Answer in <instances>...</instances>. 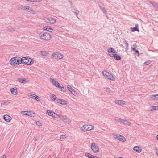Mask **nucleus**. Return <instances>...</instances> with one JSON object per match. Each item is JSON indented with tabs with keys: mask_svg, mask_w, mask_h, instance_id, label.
<instances>
[{
	"mask_svg": "<svg viewBox=\"0 0 158 158\" xmlns=\"http://www.w3.org/2000/svg\"><path fill=\"white\" fill-rule=\"evenodd\" d=\"M107 52L110 57H114L116 60H119L121 59V57L118 54H114L115 53V51L112 48H108L107 50Z\"/></svg>",
	"mask_w": 158,
	"mask_h": 158,
	"instance_id": "obj_1",
	"label": "nucleus"
},
{
	"mask_svg": "<svg viewBox=\"0 0 158 158\" xmlns=\"http://www.w3.org/2000/svg\"><path fill=\"white\" fill-rule=\"evenodd\" d=\"M20 63L27 65H31L34 63L33 60L31 58L23 57L22 58L20 57Z\"/></svg>",
	"mask_w": 158,
	"mask_h": 158,
	"instance_id": "obj_2",
	"label": "nucleus"
},
{
	"mask_svg": "<svg viewBox=\"0 0 158 158\" xmlns=\"http://www.w3.org/2000/svg\"><path fill=\"white\" fill-rule=\"evenodd\" d=\"M20 57H14L12 58L10 61V64L12 65H18L20 64Z\"/></svg>",
	"mask_w": 158,
	"mask_h": 158,
	"instance_id": "obj_3",
	"label": "nucleus"
},
{
	"mask_svg": "<svg viewBox=\"0 0 158 158\" xmlns=\"http://www.w3.org/2000/svg\"><path fill=\"white\" fill-rule=\"evenodd\" d=\"M39 37L42 39L46 40H50L51 38V35L48 32H41L39 34Z\"/></svg>",
	"mask_w": 158,
	"mask_h": 158,
	"instance_id": "obj_4",
	"label": "nucleus"
},
{
	"mask_svg": "<svg viewBox=\"0 0 158 158\" xmlns=\"http://www.w3.org/2000/svg\"><path fill=\"white\" fill-rule=\"evenodd\" d=\"M82 130L84 131H90L94 129V127L90 125H85L81 128Z\"/></svg>",
	"mask_w": 158,
	"mask_h": 158,
	"instance_id": "obj_5",
	"label": "nucleus"
},
{
	"mask_svg": "<svg viewBox=\"0 0 158 158\" xmlns=\"http://www.w3.org/2000/svg\"><path fill=\"white\" fill-rule=\"evenodd\" d=\"M91 148L93 151L94 153H97L99 151L98 147L94 143H92Z\"/></svg>",
	"mask_w": 158,
	"mask_h": 158,
	"instance_id": "obj_6",
	"label": "nucleus"
},
{
	"mask_svg": "<svg viewBox=\"0 0 158 158\" xmlns=\"http://www.w3.org/2000/svg\"><path fill=\"white\" fill-rule=\"evenodd\" d=\"M52 56H53L52 57L55 59H62L63 57V55L58 53H54L52 54Z\"/></svg>",
	"mask_w": 158,
	"mask_h": 158,
	"instance_id": "obj_7",
	"label": "nucleus"
},
{
	"mask_svg": "<svg viewBox=\"0 0 158 158\" xmlns=\"http://www.w3.org/2000/svg\"><path fill=\"white\" fill-rule=\"evenodd\" d=\"M21 9H23L27 10L31 13H33L34 10L32 9L31 8L30 6H22L21 8Z\"/></svg>",
	"mask_w": 158,
	"mask_h": 158,
	"instance_id": "obj_8",
	"label": "nucleus"
},
{
	"mask_svg": "<svg viewBox=\"0 0 158 158\" xmlns=\"http://www.w3.org/2000/svg\"><path fill=\"white\" fill-rule=\"evenodd\" d=\"M68 90L71 92L75 96H77V94L74 89L72 88L70 86L68 85L67 86Z\"/></svg>",
	"mask_w": 158,
	"mask_h": 158,
	"instance_id": "obj_9",
	"label": "nucleus"
},
{
	"mask_svg": "<svg viewBox=\"0 0 158 158\" xmlns=\"http://www.w3.org/2000/svg\"><path fill=\"white\" fill-rule=\"evenodd\" d=\"M50 79L51 80V82L54 85H55L58 88H60V84L57 81H55L54 79L51 78H50Z\"/></svg>",
	"mask_w": 158,
	"mask_h": 158,
	"instance_id": "obj_10",
	"label": "nucleus"
},
{
	"mask_svg": "<svg viewBox=\"0 0 158 158\" xmlns=\"http://www.w3.org/2000/svg\"><path fill=\"white\" fill-rule=\"evenodd\" d=\"M56 101L58 103H60L62 105L67 104L68 103V102L66 101L65 100L60 99H57Z\"/></svg>",
	"mask_w": 158,
	"mask_h": 158,
	"instance_id": "obj_11",
	"label": "nucleus"
},
{
	"mask_svg": "<svg viewBox=\"0 0 158 158\" xmlns=\"http://www.w3.org/2000/svg\"><path fill=\"white\" fill-rule=\"evenodd\" d=\"M3 119L7 122H9L12 119L11 117L8 115H4L3 116Z\"/></svg>",
	"mask_w": 158,
	"mask_h": 158,
	"instance_id": "obj_12",
	"label": "nucleus"
},
{
	"mask_svg": "<svg viewBox=\"0 0 158 158\" xmlns=\"http://www.w3.org/2000/svg\"><path fill=\"white\" fill-rule=\"evenodd\" d=\"M114 102L116 104L120 105H123L125 104L126 102L125 101L121 100H116Z\"/></svg>",
	"mask_w": 158,
	"mask_h": 158,
	"instance_id": "obj_13",
	"label": "nucleus"
},
{
	"mask_svg": "<svg viewBox=\"0 0 158 158\" xmlns=\"http://www.w3.org/2000/svg\"><path fill=\"white\" fill-rule=\"evenodd\" d=\"M48 20L47 22L49 23L52 24H54L56 22V20L55 19L52 18H50L47 19Z\"/></svg>",
	"mask_w": 158,
	"mask_h": 158,
	"instance_id": "obj_14",
	"label": "nucleus"
},
{
	"mask_svg": "<svg viewBox=\"0 0 158 158\" xmlns=\"http://www.w3.org/2000/svg\"><path fill=\"white\" fill-rule=\"evenodd\" d=\"M10 91L13 94L16 95L18 94L17 90L16 88H10Z\"/></svg>",
	"mask_w": 158,
	"mask_h": 158,
	"instance_id": "obj_15",
	"label": "nucleus"
},
{
	"mask_svg": "<svg viewBox=\"0 0 158 158\" xmlns=\"http://www.w3.org/2000/svg\"><path fill=\"white\" fill-rule=\"evenodd\" d=\"M106 78L109 80H111L113 81H114L115 80L114 77L113 76V75L110 73H109Z\"/></svg>",
	"mask_w": 158,
	"mask_h": 158,
	"instance_id": "obj_16",
	"label": "nucleus"
},
{
	"mask_svg": "<svg viewBox=\"0 0 158 158\" xmlns=\"http://www.w3.org/2000/svg\"><path fill=\"white\" fill-rule=\"evenodd\" d=\"M131 31L132 32H134L135 31H137L138 32L139 31V30L138 28V24H136L135 25V27H131Z\"/></svg>",
	"mask_w": 158,
	"mask_h": 158,
	"instance_id": "obj_17",
	"label": "nucleus"
},
{
	"mask_svg": "<svg viewBox=\"0 0 158 158\" xmlns=\"http://www.w3.org/2000/svg\"><path fill=\"white\" fill-rule=\"evenodd\" d=\"M17 81L21 83H23L27 82V80L26 78H18L17 79Z\"/></svg>",
	"mask_w": 158,
	"mask_h": 158,
	"instance_id": "obj_18",
	"label": "nucleus"
},
{
	"mask_svg": "<svg viewBox=\"0 0 158 158\" xmlns=\"http://www.w3.org/2000/svg\"><path fill=\"white\" fill-rule=\"evenodd\" d=\"M7 29L9 32L14 31H15L16 28L15 27H13L11 26H8L7 27Z\"/></svg>",
	"mask_w": 158,
	"mask_h": 158,
	"instance_id": "obj_19",
	"label": "nucleus"
},
{
	"mask_svg": "<svg viewBox=\"0 0 158 158\" xmlns=\"http://www.w3.org/2000/svg\"><path fill=\"white\" fill-rule=\"evenodd\" d=\"M133 150L134 151H136L138 153H140L142 151V149H140L139 147L138 146H135L134 147Z\"/></svg>",
	"mask_w": 158,
	"mask_h": 158,
	"instance_id": "obj_20",
	"label": "nucleus"
},
{
	"mask_svg": "<svg viewBox=\"0 0 158 158\" xmlns=\"http://www.w3.org/2000/svg\"><path fill=\"white\" fill-rule=\"evenodd\" d=\"M44 30H47L49 31L50 32H52L53 31V30L51 28V27L48 26H46L43 28Z\"/></svg>",
	"mask_w": 158,
	"mask_h": 158,
	"instance_id": "obj_21",
	"label": "nucleus"
},
{
	"mask_svg": "<svg viewBox=\"0 0 158 158\" xmlns=\"http://www.w3.org/2000/svg\"><path fill=\"white\" fill-rule=\"evenodd\" d=\"M27 115L31 117H34L35 115V114L31 111H27Z\"/></svg>",
	"mask_w": 158,
	"mask_h": 158,
	"instance_id": "obj_22",
	"label": "nucleus"
},
{
	"mask_svg": "<svg viewBox=\"0 0 158 158\" xmlns=\"http://www.w3.org/2000/svg\"><path fill=\"white\" fill-rule=\"evenodd\" d=\"M151 98L154 100L158 99V94L155 95H151L150 96Z\"/></svg>",
	"mask_w": 158,
	"mask_h": 158,
	"instance_id": "obj_23",
	"label": "nucleus"
},
{
	"mask_svg": "<svg viewBox=\"0 0 158 158\" xmlns=\"http://www.w3.org/2000/svg\"><path fill=\"white\" fill-rule=\"evenodd\" d=\"M52 117L54 118H60V115H59L54 112L53 113H52Z\"/></svg>",
	"mask_w": 158,
	"mask_h": 158,
	"instance_id": "obj_24",
	"label": "nucleus"
},
{
	"mask_svg": "<svg viewBox=\"0 0 158 158\" xmlns=\"http://www.w3.org/2000/svg\"><path fill=\"white\" fill-rule=\"evenodd\" d=\"M118 136L119 137L118 140H119L120 141H123V142L125 141L126 139L123 136H121V135H119V136Z\"/></svg>",
	"mask_w": 158,
	"mask_h": 158,
	"instance_id": "obj_25",
	"label": "nucleus"
},
{
	"mask_svg": "<svg viewBox=\"0 0 158 158\" xmlns=\"http://www.w3.org/2000/svg\"><path fill=\"white\" fill-rule=\"evenodd\" d=\"M72 12L73 13H74L75 14L76 16L78 18V15L79 13V11L77 10L76 9H74V10H73Z\"/></svg>",
	"mask_w": 158,
	"mask_h": 158,
	"instance_id": "obj_26",
	"label": "nucleus"
},
{
	"mask_svg": "<svg viewBox=\"0 0 158 158\" xmlns=\"http://www.w3.org/2000/svg\"><path fill=\"white\" fill-rule=\"evenodd\" d=\"M50 97L53 101H55L57 98L56 96L53 94H51L50 95Z\"/></svg>",
	"mask_w": 158,
	"mask_h": 158,
	"instance_id": "obj_27",
	"label": "nucleus"
},
{
	"mask_svg": "<svg viewBox=\"0 0 158 158\" xmlns=\"http://www.w3.org/2000/svg\"><path fill=\"white\" fill-rule=\"evenodd\" d=\"M60 115V119H61L62 120H63L65 122H67V118L65 116H62L61 115Z\"/></svg>",
	"mask_w": 158,
	"mask_h": 158,
	"instance_id": "obj_28",
	"label": "nucleus"
},
{
	"mask_svg": "<svg viewBox=\"0 0 158 158\" xmlns=\"http://www.w3.org/2000/svg\"><path fill=\"white\" fill-rule=\"evenodd\" d=\"M109 73H110L109 72H106V71H102V74L103 75L106 77H107Z\"/></svg>",
	"mask_w": 158,
	"mask_h": 158,
	"instance_id": "obj_29",
	"label": "nucleus"
},
{
	"mask_svg": "<svg viewBox=\"0 0 158 158\" xmlns=\"http://www.w3.org/2000/svg\"><path fill=\"white\" fill-rule=\"evenodd\" d=\"M99 8L103 12V13H104L105 14H106L107 11L105 10V8H103V7L101 6H99Z\"/></svg>",
	"mask_w": 158,
	"mask_h": 158,
	"instance_id": "obj_30",
	"label": "nucleus"
},
{
	"mask_svg": "<svg viewBox=\"0 0 158 158\" xmlns=\"http://www.w3.org/2000/svg\"><path fill=\"white\" fill-rule=\"evenodd\" d=\"M28 96L29 97L31 98L35 99V96H36V95L32 93H29L28 94Z\"/></svg>",
	"mask_w": 158,
	"mask_h": 158,
	"instance_id": "obj_31",
	"label": "nucleus"
},
{
	"mask_svg": "<svg viewBox=\"0 0 158 158\" xmlns=\"http://www.w3.org/2000/svg\"><path fill=\"white\" fill-rule=\"evenodd\" d=\"M123 124L124 125H127L128 126H129L130 125L131 123L130 122L127 120H124V121L123 122Z\"/></svg>",
	"mask_w": 158,
	"mask_h": 158,
	"instance_id": "obj_32",
	"label": "nucleus"
},
{
	"mask_svg": "<svg viewBox=\"0 0 158 158\" xmlns=\"http://www.w3.org/2000/svg\"><path fill=\"white\" fill-rule=\"evenodd\" d=\"M115 119L117 121H118L119 122H120L121 124H123V122L124 120L120 118H118V117L116 118Z\"/></svg>",
	"mask_w": 158,
	"mask_h": 158,
	"instance_id": "obj_33",
	"label": "nucleus"
},
{
	"mask_svg": "<svg viewBox=\"0 0 158 158\" xmlns=\"http://www.w3.org/2000/svg\"><path fill=\"white\" fill-rule=\"evenodd\" d=\"M61 90V91H64L67 90V89L64 88V87H63V85H61L60 86V88H59Z\"/></svg>",
	"mask_w": 158,
	"mask_h": 158,
	"instance_id": "obj_34",
	"label": "nucleus"
},
{
	"mask_svg": "<svg viewBox=\"0 0 158 158\" xmlns=\"http://www.w3.org/2000/svg\"><path fill=\"white\" fill-rule=\"evenodd\" d=\"M54 112L51 111L50 110H47V111L46 113L47 114H48L50 116H52V113H53Z\"/></svg>",
	"mask_w": 158,
	"mask_h": 158,
	"instance_id": "obj_35",
	"label": "nucleus"
},
{
	"mask_svg": "<svg viewBox=\"0 0 158 158\" xmlns=\"http://www.w3.org/2000/svg\"><path fill=\"white\" fill-rule=\"evenodd\" d=\"M149 2L150 3L152 4L154 7H156L157 6H156L157 4L155 2L152 3V2L151 1H149Z\"/></svg>",
	"mask_w": 158,
	"mask_h": 158,
	"instance_id": "obj_36",
	"label": "nucleus"
},
{
	"mask_svg": "<svg viewBox=\"0 0 158 158\" xmlns=\"http://www.w3.org/2000/svg\"><path fill=\"white\" fill-rule=\"evenodd\" d=\"M66 137V135H62L60 136V138L61 139H65Z\"/></svg>",
	"mask_w": 158,
	"mask_h": 158,
	"instance_id": "obj_37",
	"label": "nucleus"
},
{
	"mask_svg": "<svg viewBox=\"0 0 158 158\" xmlns=\"http://www.w3.org/2000/svg\"><path fill=\"white\" fill-rule=\"evenodd\" d=\"M35 99L37 101H40V98L39 97L36 95L35 97Z\"/></svg>",
	"mask_w": 158,
	"mask_h": 158,
	"instance_id": "obj_38",
	"label": "nucleus"
},
{
	"mask_svg": "<svg viewBox=\"0 0 158 158\" xmlns=\"http://www.w3.org/2000/svg\"><path fill=\"white\" fill-rule=\"evenodd\" d=\"M35 99L37 101H40V98L39 97L36 95L35 97Z\"/></svg>",
	"mask_w": 158,
	"mask_h": 158,
	"instance_id": "obj_39",
	"label": "nucleus"
},
{
	"mask_svg": "<svg viewBox=\"0 0 158 158\" xmlns=\"http://www.w3.org/2000/svg\"><path fill=\"white\" fill-rule=\"evenodd\" d=\"M151 109L150 110L151 111H153L154 110L157 109H156V106H151Z\"/></svg>",
	"mask_w": 158,
	"mask_h": 158,
	"instance_id": "obj_40",
	"label": "nucleus"
},
{
	"mask_svg": "<svg viewBox=\"0 0 158 158\" xmlns=\"http://www.w3.org/2000/svg\"><path fill=\"white\" fill-rule=\"evenodd\" d=\"M21 113L23 115H27V111H21Z\"/></svg>",
	"mask_w": 158,
	"mask_h": 158,
	"instance_id": "obj_41",
	"label": "nucleus"
},
{
	"mask_svg": "<svg viewBox=\"0 0 158 158\" xmlns=\"http://www.w3.org/2000/svg\"><path fill=\"white\" fill-rule=\"evenodd\" d=\"M150 61L149 60L146 61L144 63V64L145 65H147L150 64Z\"/></svg>",
	"mask_w": 158,
	"mask_h": 158,
	"instance_id": "obj_42",
	"label": "nucleus"
},
{
	"mask_svg": "<svg viewBox=\"0 0 158 158\" xmlns=\"http://www.w3.org/2000/svg\"><path fill=\"white\" fill-rule=\"evenodd\" d=\"M37 125L39 126H41V123H40V122L39 121H38L37 122H36L35 123Z\"/></svg>",
	"mask_w": 158,
	"mask_h": 158,
	"instance_id": "obj_43",
	"label": "nucleus"
},
{
	"mask_svg": "<svg viewBox=\"0 0 158 158\" xmlns=\"http://www.w3.org/2000/svg\"><path fill=\"white\" fill-rule=\"evenodd\" d=\"M133 46H134V47H132L131 48V49H132V50L134 51L135 52L136 50V46H135V45H134Z\"/></svg>",
	"mask_w": 158,
	"mask_h": 158,
	"instance_id": "obj_44",
	"label": "nucleus"
},
{
	"mask_svg": "<svg viewBox=\"0 0 158 158\" xmlns=\"http://www.w3.org/2000/svg\"><path fill=\"white\" fill-rule=\"evenodd\" d=\"M119 135H114V138H115V139H118V138H119V137L118 136H119Z\"/></svg>",
	"mask_w": 158,
	"mask_h": 158,
	"instance_id": "obj_45",
	"label": "nucleus"
},
{
	"mask_svg": "<svg viewBox=\"0 0 158 158\" xmlns=\"http://www.w3.org/2000/svg\"><path fill=\"white\" fill-rule=\"evenodd\" d=\"M135 54H136L137 53L138 56L139 55V52L138 50H136V51H135Z\"/></svg>",
	"mask_w": 158,
	"mask_h": 158,
	"instance_id": "obj_46",
	"label": "nucleus"
},
{
	"mask_svg": "<svg viewBox=\"0 0 158 158\" xmlns=\"http://www.w3.org/2000/svg\"><path fill=\"white\" fill-rule=\"evenodd\" d=\"M41 0H31V2H39Z\"/></svg>",
	"mask_w": 158,
	"mask_h": 158,
	"instance_id": "obj_47",
	"label": "nucleus"
},
{
	"mask_svg": "<svg viewBox=\"0 0 158 158\" xmlns=\"http://www.w3.org/2000/svg\"><path fill=\"white\" fill-rule=\"evenodd\" d=\"M6 102H7L6 101L2 102H1V105H4L5 103H6Z\"/></svg>",
	"mask_w": 158,
	"mask_h": 158,
	"instance_id": "obj_48",
	"label": "nucleus"
},
{
	"mask_svg": "<svg viewBox=\"0 0 158 158\" xmlns=\"http://www.w3.org/2000/svg\"><path fill=\"white\" fill-rule=\"evenodd\" d=\"M124 42H125V44L126 45V46H128L129 45H128V43L126 40H125Z\"/></svg>",
	"mask_w": 158,
	"mask_h": 158,
	"instance_id": "obj_49",
	"label": "nucleus"
},
{
	"mask_svg": "<svg viewBox=\"0 0 158 158\" xmlns=\"http://www.w3.org/2000/svg\"><path fill=\"white\" fill-rule=\"evenodd\" d=\"M6 158V155H2V156H1L0 157V158Z\"/></svg>",
	"mask_w": 158,
	"mask_h": 158,
	"instance_id": "obj_50",
	"label": "nucleus"
},
{
	"mask_svg": "<svg viewBox=\"0 0 158 158\" xmlns=\"http://www.w3.org/2000/svg\"><path fill=\"white\" fill-rule=\"evenodd\" d=\"M92 158H98L96 156H94L93 155Z\"/></svg>",
	"mask_w": 158,
	"mask_h": 158,
	"instance_id": "obj_51",
	"label": "nucleus"
},
{
	"mask_svg": "<svg viewBox=\"0 0 158 158\" xmlns=\"http://www.w3.org/2000/svg\"><path fill=\"white\" fill-rule=\"evenodd\" d=\"M126 50H128V46H126Z\"/></svg>",
	"mask_w": 158,
	"mask_h": 158,
	"instance_id": "obj_52",
	"label": "nucleus"
},
{
	"mask_svg": "<svg viewBox=\"0 0 158 158\" xmlns=\"http://www.w3.org/2000/svg\"><path fill=\"white\" fill-rule=\"evenodd\" d=\"M41 52L42 53V54H41L42 55H44V54H43V52L41 51Z\"/></svg>",
	"mask_w": 158,
	"mask_h": 158,
	"instance_id": "obj_53",
	"label": "nucleus"
},
{
	"mask_svg": "<svg viewBox=\"0 0 158 158\" xmlns=\"http://www.w3.org/2000/svg\"><path fill=\"white\" fill-rule=\"evenodd\" d=\"M41 52L42 53V54H41L42 55H44V54H43V52L41 51Z\"/></svg>",
	"mask_w": 158,
	"mask_h": 158,
	"instance_id": "obj_54",
	"label": "nucleus"
},
{
	"mask_svg": "<svg viewBox=\"0 0 158 158\" xmlns=\"http://www.w3.org/2000/svg\"><path fill=\"white\" fill-rule=\"evenodd\" d=\"M156 155H157V156H158V152H156Z\"/></svg>",
	"mask_w": 158,
	"mask_h": 158,
	"instance_id": "obj_55",
	"label": "nucleus"
},
{
	"mask_svg": "<svg viewBox=\"0 0 158 158\" xmlns=\"http://www.w3.org/2000/svg\"><path fill=\"white\" fill-rule=\"evenodd\" d=\"M156 108L157 109H158V106H156Z\"/></svg>",
	"mask_w": 158,
	"mask_h": 158,
	"instance_id": "obj_56",
	"label": "nucleus"
},
{
	"mask_svg": "<svg viewBox=\"0 0 158 158\" xmlns=\"http://www.w3.org/2000/svg\"><path fill=\"white\" fill-rule=\"evenodd\" d=\"M157 139L158 140V135L157 136Z\"/></svg>",
	"mask_w": 158,
	"mask_h": 158,
	"instance_id": "obj_57",
	"label": "nucleus"
},
{
	"mask_svg": "<svg viewBox=\"0 0 158 158\" xmlns=\"http://www.w3.org/2000/svg\"><path fill=\"white\" fill-rule=\"evenodd\" d=\"M34 140H37V139L36 138H35V139Z\"/></svg>",
	"mask_w": 158,
	"mask_h": 158,
	"instance_id": "obj_58",
	"label": "nucleus"
},
{
	"mask_svg": "<svg viewBox=\"0 0 158 158\" xmlns=\"http://www.w3.org/2000/svg\"><path fill=\"white\" fill-rule=\"evenodd\" d=\"M119 158H123L121 157H119Z\"/></svg>",
	"mask_w": 158,
	"mask_h": 158,
	"instance_id": "obj_59",
	"label": "nucleus"
}]
</instances>
